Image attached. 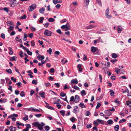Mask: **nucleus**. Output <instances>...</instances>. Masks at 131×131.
<instances>
[{
  "instance_id": "obj_1",
  "label": "nucleus",
  "mask_w": 131,
  "mask_h": 131,
  "mask_svg": "<svg viewBox=\"0 0 131 131\" xmlns=\"http://www.w3.org/2000/svg\"><path fill=\"white\" fill-rule=\"evenodd\" d=\"M32 125L35 127H38V129L41 130L43 129V127L45 125V124L43 122H41L40 124L38 122H34L32 124Z\"/></svg>"
},
{
  "instance_id": "obj_2",
  "label": "nucleus",
  "mask_w": 131,
  "mask_h": 131,
  "mask_svg": "<svg viewBox=\"0 0 131 131\" xmlns=\"http://www.w3.org/2000/svg\"><path fill=\"white\" fill-rule=\"evenodd\" d=\"M36 7V5L35 4H33L29 7L28 10L29 12L32 11Z\"/></svg>"
},
{
  "instance_id": "obj_3",
  "label": "nucleus",
  "mask_w": 131,
  "mask_h": 131,
  "mask_svg": "<svg viewBox=\"0 0 131 131\" xmlns=\"http://www.w3.org/2000/svg\"><path fill=\"white\" fill-rule=\"evenodd\" d=\"M52 33L51 31H49L47 29L44 32V34L45 35L47 36H50Z\"/></svg>"
},
{
  "instance_id": "obj_4",
  "label": "nucleus",
  "mask_w": 131,
  "mask_h": 131,
  "mask_svg": "<svg viewBox=\"0 0 131 131\" xmlns=\"http://www.w3.org/2000/svg\"><path fill=\"white\" fill-rule=\"evenodd\" d=\"M80 96L77 95H75L74 99V102L75 103H78L80 101Z\"/></svg>"
},
{
  "instance_id": "obj_5",
  "label": "nucleus",
  "mask_w": 131,
  "mask_h": 131,
  "mask_svg": "<svg viewBox=\"0 0 131 131\" xmlns=\"http://www.w3.org/2000/svg\"><path fill=\"white\" fill-rule=\"evenodd\" d=\"M104 113L106 114V115L108 116H110L112 114V112H111L109 110H105L104 111Z\"/></svg>"
},
{
  "instance_id": "obj_6",
  "label": "nucleus",
  "mask_w": 131,
  "mask_h": 131,
  "mask_svg": "<svg viewBox=\"0 0 131 131\" xmlns=\"http://www.w3.org/2000/svg\"><path fill=\"white\" fill-rule=\"evenodd\" d=\"M45 104H46V105H45L46 107L48 109L52 110H54V108L52 107H51L49 106V104L48 103L46 102H45Z\"/></svg>"
},
{
  "instance_id": "obj_7",
  "label": "nucleus",
  "mask_w": 131,
  "mask_h": 131,
  "mask_svg": "<svg viewBox=\"0 0 131 131\" xmlns=\"http://www.w3.org/2000/svg\"><path fill=\"white\" fill-rule=\"evenodd\" d=\"M71 83L74 84H76L78 83V80L77 79H74L72 80L71 81Z\"/></svg>"
},
{
  "instance_id": "obj_8",
  "label": "nucleus",
  "mask_w": 131,
  "mask_h": 131,
  "mask_svg": "<svg viewBox=\"0 0 131 131\" xmlns=\"http://www.w3.org/2000/svg\"><path fill=\"white\" fill-rule=\"evenodd\" d=\"M9 129L10 131H16V128L15 127L11 126L9 127Z\"/></svg>"
},
{
  "instance_id": "obj_9",
  "label": "nucleus",
  "mask_w": 131,
  "mask_h": 131,
  "mask_svg": "<svg viewBox=\"0 0 131 131\" xmlns=\"http://www.w3.org/2000/svg\"><path fill=\"white\" fill-rule=\"evenodd\" d=\"M81 67V64H79L77 66V68H78V70L80 72H81L82 71V69Z\"/></svg>"
},
{
  "instance_id": "obj_10",
  "label": "nucleus",
  "mask_w": 131,
  "mask_h": 131,
  "mask_svg": "<svg viewBox=\"0 0 131 131\" xmlns=\"http://www.w3.org/2000/svg\"><path fill=\"white\" fill-rule=\"evenodd\" d=\"M122 30L123 28L122 27L120 26H118V27L117 31L118 33H121Z\"/></svg>"
},
{
  "instance_id": "obj_11",
  "label": "nucleus",
  "mask_w": 131,
  "mask_h": 131,
  "mask_svg": "<svg viewBox=\"0 0 131 131\" xmlns=\"http://www.w3.org/2000/svg\"><path fill=\"white\" fill-rule=\"evenodd\" d=\"M91 51L92 52H95L96 51V47L92 46L91 48Z\"/></svg>"
},
{
  "instance_id": "obj_12",
  "label": "nucleus",
  "mask_w": 131,
  "mask_h": 131,
  "mask_svg": "<svg viewBox=\"0 0 131 131\" xmlns=\"http://www.w3.org/2000/svg\"><path fill=\"white\" fill-rule=\"evenodd\" d=\"M7 100V99H0V103H5Z\"/></svg>"
},
{
  "instance_id": "obj_13",
  "label": "nucleus",
  "mask_w": 131,
  "mask_h": 131,
  "mask_svg": "<svg viewBox=\"0 0 131 131\" xmlns=\"http://www.w3.org/2000/svg\"><path fill=\"white\" fill-rule=\"evenodd\" d=\"M25 125L26 127V129L28 131L29 129L30 128H31V125L30 124H26Z\"/></svg>"
},
{
  "instance_id": "obj_14",
  "label": "nucleus",
  "mask_w": 131,
  "mask_h": 131,
  "mask_svg": "<svg viewBox=\"0 0 131 131\" xmlns=\"http://www.w3.org/2000/svg\"><path fill=\"white\" fill-rule=\"evenodd\" d=\"M60 103V101L59 99H57L55 100L54 103L55 104H58Z\"/></svg>"
},
{
  "instance_id": "obj_15",
  "label": "nucleus",
  "mask_w": 131,
  "mask_h": 131,
  "mask_svg": "<svg viewBox=\"0 0 131 131\" xmlns=\"http://www.w3.org/2000/svg\"><path fill=\"white\" fill-rule=\"evenodd\" d=\"M70 27L69 24L68 23L66 24V31L70 30Z\"/></svg>"
},
{
  "instance_id": "obj_16",
  "label": "nucleus",
  "mask_w": 131,
  "mask_h": 131,
  "mask_svg": "<svg viewBox=\"0 0 131 131\" xmlns=\"http://www.w3.org/2000/svg\"><path fill=\"white\" fill-rule=\"evenodd\" d=\"M45 9L44 8L42 7L39 10V11L40 13L41 14H43V12L45 11Z\"/></svg>"
},
{
  "instance_id": "obj_17",
  "label": "nucleus",
  "mask_w": 131,
  "mask_h": 131,
  "mask_svg": "<svg viewBox=\"0 0 131 131\" xmlns=\"http://www.w3.org/2000/svg\"><path fill=\"white\" fill-rule=\"evenodd\" d=\"M78 107L77 106H74V108L73 109V112L75 113H76L77 112V109L78 108Z\"/></svg>"
},
{
  "instance_id": "obj_18",
  "label": "nucleus",
  "mask_w": 131,
  "mask_h": 131,
  "mask_svg": "<svg viewBox=\"0 0 131 131\" xmlns=\"http://www.w3.org/2000/svg\"><path fill=\"white\" fill-rule=\"evenodd\" d=\"M45 93L44 92H42V93L40 92L39 93V94L43 98H45V96L44 95Z\"/></svg>"
},
{
  "instance_id": "obj_19",
  "label": "nucleus",
  "mask_w": 131,
  "mask_h": 131,
  "mask_svg": "<svg viewBox=\"0 0 131 131\" xmlns=\"http://www.w3.org/2000/svg\"><path fill=\"white\" fill-rule=\"evenodd\" d=\"M28 116L27 115H25V116L23 118V119L25 121H26L27 120H28Z\"/></svg>"
},
{
  "instance_id": "obj_20",
  "label": "nucleus",
  "mask_w": 131,
  "mask_h": 131,
  "mask_svg": "<svg viewBox=\"0 0 131 131\" xmlns=\"http://www.w3.org/2000/svg\"><path fill=\"white\" fill-rule=\"evenodd\" d=\"M90 2V1L89 0H84V2L85 4H86V6H88V5L89 3Z\"/></svg>"
},
{
  "instance_id": "obj_21",
  "label": "nucleus",
  "mask_w": 131,
  "mask_h": 131,
  "mask_svg": "<svg viewBox=\"0 0 131 131\" xmlns=\"http://www.w3.org/2000/svg\"><path fill=\"white\" fill-rule=\"evenodd\" d=\"M81 94L82 96H83L84 95H86V93L85 91L84 90H82L81 92Z\"/></svg>"
},
{
  "instance_id": "obj_22",
  "label": "nucleus",
  "mask_w": 131,
  "mask_h": 131,
  "mask_svg": "<svg viewBox=\"0 0 131 131\" xmlns=\"http://www.w3.org/2000/svg\"><path fill=\"white\" fill-rule=\"evenodd\" d=\"M79 105L80 107L82 108L85 107V105L83 103H81L79 104Z\"/></svg>"
},
{
  "instance_id": "obj_23",
  "label": "nucleus",
  "mask_w": 131,
  "mask_h": 131,
  "mask_svg": "<svg viewBox=\"0 0 131 131\" xmlns=\"http://www.w3.org/2000/svg\"><path fill=\"white\" fill-rule=\"evenodd\" d=\"M112 57L113 58L115 59L118 57V56L115 53H114L112 54Z\"/></svg>"
},
{
  "instance_id": "obj_24",
  "label": "nucleus",
  "mask_w": 131,
  "mask_h": 131,
  "mask_svg": "<svg viewBox=\"0 0 131 131\" xmlns=\"http://www.w3.org/2000/svg\"><path fill=\"white\" fill-rule=\"evenodd\" d=\"M7 24L8 26H9L13 24V22L11 21H8L7 22Z\"/></svg>"
},
{
  "instance_id": "obj_25",
  "label": "nucleus",
  "mask_w": 131,
  "mask_h": 131,
  "mask_svg": "<svg viewBox=\"0 0 131 131\" xmlns=\"http://www.w3.org/2000/svg\"><path fill=\"white\" fill-rule=\"evenodd\" d=\"M119 126L118 125H116L114 127V129L116 131H118L119 130Z\"/></svg>"
},
{
  "instance_id": "obj_26",
  "label": "nucleus",
  "mask_w": 131,
  "mask_h": 131,
  "mask_svg": "<svg viewBox=\"0 0 131 131\" xmlns=\"http://www.w3.org/2000/svg\"><path fill=\"white\" fill-rule=\"evenodd\" d=\"M44 128L46 131H48L49 130L50 128L49 126L47 125Z\"/></svg>"
},
{
  "instance_id": "obj_27",
  "label": "nucleus",
  "mask_w": 131,
  "mask_h": 131,
  "mask_svg": "<svg viewBox=\"0 0 131 131\" xmlns=\"http://www.w3.org/2000/svg\"><path fill=\"white\" fill-rule=\"evenodd\" d=\"M16 58V57L15 56H13L10 59V61H15Z\"/></svg>"
},
{
  "instance_id": "obj_28",
  "label": "nucleus",
  "mask_w": 131,
  "mask_h": 131,
  "mask_svg": "<svg viewBox=\"0 0 131 131\" xmlns=\"http://www.w3.org/2000/svg\"><path fill=\"white\" fill-rule=\"evenodd\" d=\"M107 123L108 124L111 125L113 123V122L112 120L110 119L107 121Z\"/></svg>"
},
{
  "instance_id": "obj_29",
  "label": "nucleus",
  "mask_w": 131,
  "mask_h": 131,
  "mask_svg": "<svg viewBox=\"0 0 131 131\" xmlns=\"http://www.w3.org/2000/svg\"><path fill=\"white\" fill-rule=\"evenodd\" d=\"M6 71L8 73L10 74H11L12 73V70L10 69H6Z\"/></svg>"
},
{
  "instance_id": "obj_30",
  "label": "nucleus",
  "mask_w": 131,
  "mask_h": 131,
  "mask_svg": "<svg viewBox=\"0 0 131 131\" xmlns=\"http://www.w3.org/2000/svg\"><path fill=\"white\" fill-rule=\"evenodd\" d=\"M37 58L39 59H41V60H43L44 58L45 57L44 56H41V55H39L37 56Z\"/></svg>"
},
{
  "instance_id": "obj_31",
  "label": "nucleus",
  "mask_w": 131,
  "mask_h": 131,
  "mask_svg": "<svg viewBox=\"0 0 131 131\" xmlns=\"http://www.w3.org/2000/svg\"><path fill=\"white\" fill-rule=\"evenodd\" d=\"M28 54L29 55L31 56L32 54V53L29 50V49H27V51H26Z\"/></svg>"
},
{
  "instance_id": "obj_32",
  "label": "nucleus",
  "mask_w": 131,
  "mask_h": 131,
  "mask_svg": "<svg viewBox=\"0 0 131 131\" xmlns=\"http://www.w3.org/2000/svg\"><path fill=\"white\" fill-rule=\"evenodd\" d=\"M39 60L41 61L42 64L45 63H46V62L48 61H49V60H45V61H44L43 60H41V59H39Z\"/></svg>"
},
{
  "instance_id": "obj_33",
  "label": "nucleus",
  "mask_w": 131,
  "mask_h": 131,
  "mask_svg": "<svg viewBox=\"0 0 131 131\" xmlns=\"http://www.w3.org/2000/svg\"><path fill=\"white\" fill-rule=\"evenodd\" d=\"M24 38L23 40L24 41H26L27 40V35L25 33H24Z\"/></svg>"
},
{
  "instance_id": "obj_34",
  "label": "nucleus",
  "mask_w": 131,
  "mask_h": 131,
  "mask_svg": "<svg viewBox=\"0 0 131 131\" xmlns=\"http://www.w3.org/2000/svg\"><path fill=\"white\" fill-rule=\"evenodd\" d=\"M96 3H97L99 5L101 6H102L101 2L100 0H96Z\"/></svg>"
},
{
  "instance_id": "obj_35",
  "label": "nucleus",
  "mask_w": 131,
  "mask_h": 131,
  "mask_svg": "<svg viewBox=\"0 0 131 131\" xmlns=\"http://www.w3.org/2000/svg\"><path fill=\"white\" fill-rule=\"evenodd\" d=\"M28 110L29 111L35 112V109L33 107H31L29 108Z\"/></svg>"
},
{
  "instance_id": "obj_36",
  "label": "nucleus",
  "mask_w": 131,
  "mask_h": 131,
  "mask_svg": "<svg viewBox=\"0 0 131 131\" xmlns=\"http://www.w3.org/2000/svg\"><path fill=\"white\" fill-rule=\"evenodd\" d=\"M48 20L50 22H53L54 21L55 19L52 18H49Z\"/></svg>"
},
{
  "instance_id": "obj_37",
  "label": "nucleus",
  "mask_w": 131,
  "mask_h": 131,
  "mask_svg": "<svg viewBox=\"0 0 131 131\" xmlns=\"http://www.w3.org/2000/svg\"><path fill=\"white\" fill-rule=\"evenodd\" d=\"M17 0H11V2L15 4V5H17L18 3L16 1Z\"/></svg>"
},
{
  "instance_id": "obj_38",
  "label": "nucleus",
  "mask_w": 131,
  "mask_h": 131,
  "mask_svg": "<svg viewBox=\"0 0 131 131\" xmlns=\"http://www.w3.org/2000/svg\"><path fill=\"white\" fill-rule=\"evenodd\" d=\"M126 121L125 119H122L120 120L119 122V123H123V122H125Z\"/></svg>"
},
{
  "instance_id": "obj_39",
  "label": "nucleus",
  "mask_w": 131,
  "mask_h": 131,
  "mask_svg": "<svg viewBox=\"0 0 131 131\" xmlns=\"http://www.w3.org/2000/svg\"><path fill=\"white\" fill-rule=\"evenodd\" d=\"M60 112L62 116H64L65 115V111H64L61 110L60 111Z\"/></svg>"
},
{
  "instance_id": "obj_40",
  "label": "nucleus",
  "mask_w": 131,
  "mask_h": 131,
  "mask_svg": "<svg viewBox=\"0 0 131 131\" xmlns=\"http://www.w3.org/2000/svg\"><path fill=\"white\" fill-rule=\"evenodd\" d=\"M94 27H95V26L91 25L87 26L86 28L87 29H90Z\"/></svg>"
},
{
  "instance_id": "obj_41",
  "label": "nucleus",
  "mask_w": 131,
  "mask_h": 131,
  "mask_svg": "<svg viewBox=\"0 0 131 131\" xmlns=\"http://www.w3.org/2000/svg\"><path fill=\"white\" fill-rule=\"evenodd\" d=\"M21 96L23 97L25 96V94H24V91H22L20 94Z\"/></svg>"
},
{
  "instance_id": "obj_42",
  "label": "nucleus",
  "mask_w": 131,
  "mask_h": 131,
  "mask_svg": "<svg viewBox=\"0 0 131 131\" xmlns=\"http://www.w3.org/2000/svg\"><path fill=\"white\" fill-rule=\"evenodd\" d=\"M47 52L49 53V54H51L52 52V50L51 48H50L48 50H47Z\"/></svg>"
},
{
  "instance_id": "obj_43",
  "label": "nucleus",
  "mask_w": 131,
  "mask_h": 131,
  "mask_svg": "<svg viewBox=\"0 0 131 131\" xmlns=\"http://www.w3.org/2000/svg\"><path fill=\"white\" fill-rule=\"evenodd\" d=\"M40 20L39 21V22L40 23H42L43 20L44 19V18L43 17H41L40 18Z\"/></svg>"
},
{
  "instance_id": "obj_44",
  "label": "nucleus",
  "mask_w": 131,
  "mask_h": 131,
  "mask_svg": "<svg viewBox=\"0 0 131 131\" xmlns=\"http://www.w3.org/2000/svg\"><path fill=\"white\" fill-rule=\"evenodd\" d=\"M97 121L100 124H102L103 123V121L101 120L100 119H97Z\"/></svg>"
},
{
  "instance_id": "obj_45",
  "label": "nucleus",
  "mask_w": 131,
  "mask_h": 131,
  "mask_svg": "<svg viewBox=\"0 0 131 131\" xmlns=\"http://www.w3.org/2000/svg\"><path fill=\"white\" fill-rule=\"evenodd\" d=\"M110 94L111 96H112L114 94V92L112 90L110 91Z\"/></svg>"
},
{
  "instance_id": "obj_46",
  "label": "nucleus",
  "mask_w": 131,
  "mask_h": 131,
  "mask_svg": "<svg viewBox=\"0 0 131 131\" xmlns=\"http://www.w3.org/2000/svg\"><path fill=\"white\" fill-rule=\"evenodd\" d=\"M74 96H72L70 98V101H74Z\"/></svg>"
},
{
  "instance_id": "obj_47",
  "label": "nucleus",
  "mask_w": 131,
  "mask_h": 131,
  "mask_svg": "<svg viewBox=\"0 0 131 131\" xmlns=\"http://www.w3.org/2000/svg\"><path fill=\"white\" fill-rule=\"evenodd\" d=\"M115 103H117V104H121V102L119 101L117 99H116V100L114 101Z\"/></svg>"
},
{
  "instance_id": "obj_48",
  "label": "nucleus",
  "mask_w": 131,
  "mask_h": 131,
  "mask_svg": "<svg viewBox=\"0 0 131 131\" xmlns=\"http://www.w3.org/2000/svg\"><path fill=\"white\" fill-rule=\"evenodd\" d=\"M35 115L36 117L39 118L41 117L42 115V114H35Z\"/></svg>"
},
{
  "instance_id": "obj_49",
  "label": "nucleus",
  "mask_w": 131,
  "mask_h": 131,
  "mask_svg": "<svg viewBox=\"0 0 131 131\" xmlns=\"http://www.w3.org/2000/svg\"><path fill=\"white\" fill-rule=\"evenodd\" d=\"M70 120L72 122H73L75 121V118L74 117H73L70 118Z\"/></svg>"
},
{
  "instance_id": "obj_50",
  "label": "nucleus",
  "mask_w": 131,
  "mask_h": 131,
  "mask_svg": "<svg viewBox=\"0 0 131 131\" xmlns=\"http://www.w3.org/2000/svg\"><path fill=\"white\" fill-rule=\"evenodd\" d=\"M11 79L14 82H15L16 81V78H14L13 77H11Z\"/></svg>"
},
{
  "instance_id": "obj_51",
  "label": "nucleus",
  "mask_w": 131,
  "mask_h": 131,
  "mask_svg": "<svg viewBox=\"0 0 131 131\" xmlns=\"http://www.w3.org/2000/svg\"><path fill=\"white\" fill-rule=\"evenodd\" d=\"M1 37L3 39H5V34H4L2 33L1 34Z\"/></svg>"
},
{
  "instance_id": "obj_52",
  "label": "nucleus",
  "mask_w": 131,
  "mask_h": 131,
  "mask_svg": "<svg viewBox=\"0 0 131 131\" xmlns=\"http://www.w3.org/2000/svg\"><path fill=\"white\" fill-rule=\"evenodd\" d=\"M19 53L20 54L19 55L20 56L21 58L23 57V51H20L19 52Z\"/></svg>"
},
{
  "instance_id": "obj_53",
  "label": "nucleus",
  "mask_w": 131,
  "mask_h": 131,
  "mask_svg": "<svg viewBox=\"0 0 131 131\" xmlns=\"http://www.w3.org/2000/svg\"><path fill=\"white\" fill-rule=\"evenodd\" d=\"M5 83V80L3 79H2L1 80V84H4Z\"/></svg>"
},
{
  "instance_id": "obj_54",
  "label": "nucleus",
  "mask_w": 131,
  "mask_h": 131,
  "mask_svg": "<svg viewBox=\"0 0 131 131\" xmlns=\"http://www.w3.org/2000/svg\"><path fill=\"white\" fill-rule=\"evenodd\" d=\"M73 88H74V89H75L77 90H78L79 89V88L76 85H74L73 87Z\"/></svg>"
},
{
  "instance_id": "obj_55",
  "label": "nucleus",
  "mask_w": 131,
  "mask_h": 131,
  "mask_svg": "<svg viewBox=\"0 0 131 131\" xmlns=\"http://www.w3.org/2000/svg\"><path fill=\"white\" fill-rule=\"evenodd\" d=\"M101 104L100 103H98L97 104V106L96 107V108L98 109L101 106Z\"/></svg>"
},
{
  "instance_id": "obj_56",
  "label": "nucleus",
  "mask_w": 131,
  "mask_h": 131,
  "mask_svg": "<svg viewBox=\"0 0 131 131\" xmlns=\"http://www.w3.org/2000/svg\"><path fill=\"white\" fill-rule=\"evenodd\" d=\"M49 24V23H46L43 24L44 26L46 27H47L48 26Z\"/></svg>"
},
{
  "instance_id": "obj_57",
  "label": "nucleus",
  "mask_w": 131,
  "mask_h": 131,
  "mask_svg": "<svg viewBox=\"0 0 131 131\" xmlns=\"http://www.w3.org/2000/svg\"><path fill=\"white\" fill-rule=\"evenodd\" d=\"M32 83L33 84H35V85H36L37 84V81L35 80H33L32 82Z\"/></svg>"
},
{
  "instance_id": "obj_58",
  "label": "nucleus",
  "mask_w": 131,
  "mask_h": 131,
  "mask_svg": "<svg viewBox=\"0 0 131 131\" xmlns=\"http://www.w3.org/2000/svg\"><path fill=\"white\" fill-rule=\"evenodd\" d=\"M57 32L60 34H62V32L61 31V30L60 29H58L57 30Z\"/></svg>"
},
{
  "instance_id": "obj_59",
  "label": "nucleus",
  "mask_w": 131,
  "mask_h": 131,
  "mask_svg": "<svg viewBox=\"0 0 131 131\" xmlns=\"http://www.w3.org/2000/svg\"><path fill=\"white\" fill-rule=\"evenodd\" d=\"M31 44V46H34L35 45V43L33 41H32L30 42Z\"/></svg>"
},
{
  "instance_id": "obj_60",
  "label": "nucleus",
  "mask_w": 131,
  "mask_h": 131,
  "mask_svg": "<svg viewBox=\"0 0 131 131\" xmlns=\"http://www.w3.org/2000/svg\"><path fill=\"white\" fill-rule=\"evenodd\" d=\"M60 95L62 97H63L66 95V93H64L63 92H61L60 93Z\"/></svg>"
},
{
  "instance_id": "obj_61",
  "label": "nucleus",
  "mask_w": 131,
  "mask_h": 131,
  "mask_svg": "<svg viewBox=\"0 0 131 131\" xmlns=\"http://www.w3.org/2000/svg\"><path fill=\"white\" fill-rule=\"evenodd\" d=\"M120 71V69L117 68L116 70H115V71L116 73L117 74H118V72Z\"/></svg>"
},
{
  "instance_id": "obj_62",
  "label": "nucleus",
  "mask_w": 131,
  "mask_h": 131,
  "mask_svg": "<svg viewBox=\"0 0 131 131\" xmlns=\"http://www.w3.org/2000/svg\"><path fill=\"white\" fill-rule=\"evenodd\" d=\"M106 16V17L108 18H111V15H109L108 14H105Z\"/></svg>"
},
{
  "instance_id": "obj_63",
  "label": "nucleus",
  "mask_w": 131,
  "mask_h": 131,
  "mask_svg": "<svg viewBox=\"0 0 131 131\" xmlns=\"http://www.w3.org/2000/svg\"><path fill=\"white\" fill-rule=\"evenodd\" d=\"M3 9L4 11H6L7 12H8L9 11L7 7L4 8Z\"/></svg>"
},
{
  "instance_id": "obj_64",
  "label": "nucleus",
  "mask_w": 131,
  "mask_h": 131,
  "mask_svg": "<svg viewBox=\"0 0 131 131\" xmlns=\"http://www.w3.org/2000/svg\"><path fill=\"white\" fill-rule=\"evenodd\" d=\"M86 116H89L90 115V112H89V111H87L86 112Z\"/></svg>"
}]
</instances>
